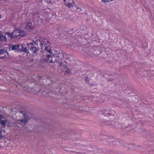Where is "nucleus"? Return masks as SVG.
Segmentation results:
<instances>
[{"mask_svg":"<svg viewBox=\"0 0 154 154\" xmlns=\"http://www.w3.org/2000/svg\"><path fill=\"white\" fill-rule=\"evenodd\" d=\"M113 110L109 108H106L104 110L103 114L105 115V116L108 117L110 119H112L114 116L113 114Z\"/></svg>","mask_w":154,"mask_h":154,"instance_id":"1","label":"nucleus"},{"mask_svg":"<svg viewBox=\"0 0 154 154\" xmlns=\"http://www.w3.org/2000/svg\"><path fill=\"white\" fill-rule=\"evenodd\" d=\"M28 46L29 49L33 52V53L34 54H37V52L38 51V48L34 46L33 43H30L28 44Z\"/></svg>","mask_w":154,"mask_h":154,"instance_id":"2","label":"nucleus"},{"mask_svg":"<svg viewBox=\"0 0 154 154\" xmlns=\"http://www.w3.org/2000/svg\"><path fill=\"white\" fill-rule=\"evenodd\" d=\"M20 47V45L18 44L15 45H9L8 48L10 51H14L16 52H19V49Z\"/></svg>","mask_w":154,"mask_h":154,"instance_id":"3","label":"nucleus"},{"mask_svg":"<svg viewBox=\"0 0 154 154\" xmlns=\"http://www.w3.org/2000/svg\"><path fill=\"white\" fill-rule=\"evenodd\" d=\"M8 122V120L5 119L4 117L1 115H0V124L1 127L4 128Z\"/></svg>","mask_w":154,"mask_h":154,"instance_id":"4","label":"nucleus"},{"mask_svg":"<svg viewBox=\"0 0 154 154\" xmlns=\"http://www.w3.org/2000/svg\"><path fill=\"white\" fill-rule=\"evenodd\" d=\"M20 48H19V52L21 51L25 53H27V54L29 53L28 49L24 45H20Z\"/></svg>","mask_w":154,"mask_h":154,"instance_id":"5","label":"nucleus"},{"mask_svg":"<svg viewBox=\"0 0 154 154\" xmlns=\"http://www.w3.org/2000/svg\"><path fill=\"white\" fill-rule=\"evenodd\" d=\"M7 54L8 55L9 53L8 52V48H5V49H0V55H2L3 54ZM6 56L5 55L4 56H3L2 57H0V59H2L5 57Z\"/></svg>","mask_w":154,"mask_h":154,"instance_id":"6","label":"nucleus"},{"mask_svg":"<svg viewBox=\"0 0 154 154\" xmlns=\"http://www.w3.org/2000/svg\"><path fill=\"white\" fill-rule=\"evenodd\" d=\"M13 37H14V38H20V30L17 29L14 30L13 32Z\"/></svg>","mask_w":154,"mask_h":154,"instance_id":"7","label":"nucleus"},{"mask_svg":"<svg viewBox=\"0 0 154 154\" xmlns=\"http://www.w3.org/2000/svg\"><path fill=\"white\" fill-rule=\"evenodd\" d=\"M30 118L27 116H24L23 119H22L19 120L18 121H20L22 123L24 124H26L29 120Z\"/></svg>","mask_w":154,"mask_h":154,"instance_id":"8","label":"nucleus"},{"mask_svg":"<svg viewBox=\"0 0 154 154\" xmlns=\"http://www.w3.org/2000/svg\"><path fill=\"white\" fill-rule=\"evenodd\" d=\"M40 45L44 47L43 45H44L45 47V46H49L50 45L49 42L47 40H44V41H42L40 42Z\"/></svg>","mask_w":154,"mask_h":154,"instance_id":"9","label":"nucleus"},{"mask_svg":"<svg viewBox=\"0 0 154 154\" xmlns=\"http://www.w3.org/2000/svg\"><path fill=\"white\" fill-rule=\"evenodd\" d=\"M33 27L32 25V24L28 23L26 24L25 26V29L28 30L29 31H31L33 29Z\"/></svg>","mask_w":154,"mask_h":154,"instance_id":"10","label":"nucleus"},{"mask_svg":"<svg viewBox=\"0 0 154 154\" xmlns=\"http://www.w3.org/2000/svg\"><path fill=\"white\" fill-rule=\"evenodd\" d=\"M7 38L5 35H3L2 34V32L0 31V42H6Z\"/></svg>","mask_w":154,"mask_h":154,"instance_id":"11","label":"nucleus"},{"mask_svg":"<svg viewBox=\"0 0 154 154\" xmlns=\"http://www.w3.org/2000/svg\"><path fill=\"white\" fill-rule=\"evenodd\" d=\"M53 55H51L50 54H47L45 57H44V60L45 61L48 60L50 58L52 57Z\"/></svg>","mask_w":154,"mask_h":154,"instance_id":"12","label":"nucleus"},{"mask_svg":"<svg viewBox=\"0 0 154 154\" xmlns=\"http://www.w3.org/2000/svg\"><path fill=\"white\" fill-rule=\"evenodd\" d=\"M7 35L8 36V37L10 38V39H12L13 38H14V37H13V32L12 33H9V32H7Z\"/></svg>","mask_w":154,"mask_h":154,"instance_id":"13","label":"nucleus"},{"mask_svg":"<svg viewBox=\"0 0 154 154\" xmlns=\"http://www.w3.org/2000/svg\"><path fill=\"white\" fill-rule=\"evenodd\" d=\"M20 38L23 37L26 34L25 32L20 30Z\"/></svg>","mask_w":154,"mask_h":154,"instance_id":"14","label":"nucleus"},{"mask_svg":"<svg viewBox=\"0 0 154 154\" xmlns=\"http://www.w3.org/2000/svg\"><path fill=\"white\" fill-rule=\"evenodd\" d=\"M71 70L69 69H67L65 71V74L68 75L70 73Z\"/></svg>","mask_w":154,"mask_h":154,"instance_id":"15","label":"nucleus"},{"mask_svg":"<svg viewBox=\"0 0 154 154\" xmlns=\"http://www.w3.org/2000/svg\"><path fill=\"white\" fill-rule=\"evenodd\" d=\"M19 112L20 113L22 114L23 115V116H25L26 115L25 112L22 110H20Z\"/></svg>","mask_w":154,"mask_h":154,"instance_id":"16","label":"nucleus"},{"mask_svg":"<svg viewBox=\"0 0 154 154\" xmlns=\"http://www.w3.org/2000/svg\"><path fill=\"white\" fill-rule=\"evenodd\" d=\"M65 4L68 8H70L72 5V4L70 2H69L68 3H65Z\"/></svg>","mask_w":154,"mask_h":154,"instance_id":"17","label":"nucleus"},{"mask_svg":"<svg viewBox=\"0 0 154 154\" xmlns=\"http://www.w3.org/2000/svg\"><path fill=\"white\" fill-rule=\"evenodd\" d=\"M85 81L86 82H88L89 81V79H88V77L87 76H86L84 77Z\"/></svg>","mask_w":154,"mask_h":154,"instance_id":"18","label":"nucleus"},{"mask_svg":"<svg viewBox=\"0 0 154 154\" xmlns=\"http://www.w3.org/2000/svg\"><path fill=\"white\" fill-rule=\"evenodd\" d=\"M102 1L104 3L106 2H109L108 0H102Z\"/></svg>","mask_w":154,"mask_h":154,"instance_id":"19","label":"nucleus"},{"mask_svg":"<svg viewBox=\"0 0 154 154\" xmlns=\"http://www.w3.org/2000/svg\"><path fill=\"white\" fill-rule=\"evenodd\" d=\"M79 9L80 10L78 11V12H79V11H83V9L82 8H78V10H79Z\"/></svg>","mask_w":154,"mask_h":154,"instance_id":"20","label":"nucleus"},{"mask_svg":"<svg viewBox=\"0 0 154 154\" xmlns=\"http://www.w3.org/2000/svg\"><path fill=\"white\" fill-rule=\"evenodd\" d=\"M3 131H2L0 132V138H1L2 137V133Z\"/></svg>","mask_w":154,"mask_h":154,"instance_id":"21","label":"nucleus"},{"mask_svg":"<svg viewBox=\"0 0 154 154\" xmlns=\"http://www.w3.org/2000/svg\"><path fill=\"white\" fill-rule=\"evenodd\" d=\"M47 51L48 53H52V50H51V49H49V50H47Z\"/></svg>","mask_w":154,"mask_h":154,"instance_id":"22","label":"nucleus"},{"mask_svg":"<svg viewBox=\"0 0 154 154\" xmlns=\"http://www.w3.org/2000/svg\"><path fill=\"white\" fill-rule=\"evenodd\" d=\"M58 63L60 64V66H61L62 65H63L62 63L60 61H59V62H58Z\"/></svg>","mask_w":154,"mask_h":154,"instance_id":"23","label":"nucleus"},{"mask_svg":"<svg viewBox=\"0 0 154 154\" xmlns=\"http://www.w3.org/2000/svg\"><path fill=\"white\" fill-rule=\"evenodd\" d=\"M53 60L52 59H51L49 60V62L50 63H53L54 62L53 61Z\"/></svg>","mask_w":154,"mask_h":154,"instance_id":"24","label":"nucleus"},{"mask_svg":"<svg viewBox=\"0 0 154 154\" xmlns=\"http://www.w3.org/2000/svg\"><path fill=\"white\" fill-rule=\"evenodd\" d=\"M63 67L65 68H66L67 67V64H64L63 65Z\"/></svg>","mask_w":154,"mask_h":154,"instance_id":"25","label":"nucleus"},{"mask_svg":"<svg viewBox=\"0 0 154 154\" xmlns=\"http://www.w3.org/2000/svg\"><path fill=\"white\" fill-rule=\"evenodd\" d=\"M48 46H45V50H46L47 51V50H48Z\"/></svg>","mask_w":154,"mask_h":154,"instance_id":"26","label":"nucleus"},{"mask_svg":"<svg viewBox=\"0 0 154 154\" xmlns=\"http://www.w3.org/2000/svg\"><path fill=\"white\" fill-rule=\"evenodd\" d=\"M33 59L32 58L30 59V61H29L30 62H33Z\"/></svg>","mask_w":154,"mask_h":154,"instance_id":"27","label":"nucleus"},{"mask_svg":"<svg viewBox=\"0 0 154 154\" xmlns=\"http://www.w3.org/2000/svg\"><path fill=\"white\" fill-rule=\"evenodd\" d=\"M2 131H4L2 129H1L0 128V132Z\"/></svg>","mask_w":154,"mask_h":154,"instance_id":"28","label":"nucleus"},{"mask_svg":"<svg viewBox=\"0 0 154 154\" xmlns=\"http://www.w3.org/2000/svg\"><path fill=\"white\" fill-rule=\"evenodd\" d=\"M80 152H78V153H77V154H80Z\"/></svg>","mask_w":154,"mask_h":154,"instance_id":"29","label":"nucleus"},{"mask_svg":"<svg viewBox=\"0 0 154 154\" xmlns=\"http://www.w3.org/2000/svg\"><path fill=\"white\" fill-rule=\"evenodd\" d=\"M0 18H1V16L0 15Z\"/></svg>","mask_w":154,"mask_h":154,"instance_id":"30","label":"nucleus"},{"mask_svg":"<svg viewBox=\"0 0 154 154\" xmlns=\"http://www.w3.org/2000/svg\"><path fill=\"white\" fill-rule=\"evenodd\" d=\"M35 43H36V42H34V44H35Z\"/></svg>","mask_w":154,"mask_h":154,"instance_id":"31","label":"nucleus"}]
</instances>
